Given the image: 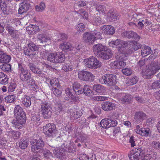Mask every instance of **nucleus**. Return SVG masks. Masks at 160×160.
Here are the masks:
<instances>
[{
    "label": "nucleus",
    "mask_w": 160,
    "mask_h": 160,
    "mask_svg": "<svg viewBox=\"0 0 160 160\" xmlns=\"http://www.w3.org/2000/svg\"><path fill=\"white\" fill-rule=\"evenodd\" d=\"M28 66L29 69L33 72L37 74H39L40 69L39 68H36L35 65L32 63L29 62Z\"/></svg>",
    "instance_id": "obj_37"
},
{
    "label": "nucleus",
    "mask_w": 160,
    "mask_h": 160,
    "mask_svg": "<svg viewBox=\"0 0 160 160\" xmlns=\"http://www.w3.org/2000/svg\"><path fill=\"white\" fill-rule=\"evenodd\" d=\"M5 28L11 37L14 39H17L19 38V36L18 31L14 29L9 24L6 25Z\"/></svg>",
    "instance_id": "obj_12"
},
{
    "label": "nucleus",
    "mask_w": 160,
    "mask_h": 160,
    "mask_svg": "<svg viewBox=\"0 0 160 160\" xmlns=\"http://www.w3.org/2000/svg\"><path fill=\"white\" fill-rule=\"evenodd\" d=\"M100 124L103 128H106L110 127L109 118H105L102 119Z\"/></svg>",
    "instance_id": "obj_39"
},
{
    "label": "nucleus",
    "mask_w": 160,
    "mask_h": 160,
    "mask_svg": "<svg viewBox=\"0 0 160 160\" xmlns=\"http://www.w3.org/2000/svg\"><path fill=\"white\" fill-rule=\"evenodd\" d=\"M107 18L109 19V21H115L118 18V16L113 12L112 10L109 11L107 14Z\"/></svg>",
    "instance_id": "obj_38"
},
{
    "label": "nucleus",
    "mask_w": 160,
    "mask_h": 160,
    "mask_svg": "<svg viewBox=\"0 0 160 160\" xmlns=\"http://www.w3.org/2000/svg\"><path fill=\"white\" fill-rule=\"evenodd\" d=\"M152 144L155 148L160 151V142L153 141L152 142Z\"/></svg>",
    "instance_id": "obj_64"
},
{
    "label": "nucleus",
    "mask_w": 160,
    "mask_h": 160,
    "mask_svg": "<svg viewBox=\"0 0 160 160\" xmlns=\"http://www.w3.org/2000/svg\"><path fill=\"white\" fill-rule=\"evenodd\" d=\"M52 91L53 93L57 96H59L62 93L61 87L58 88L56 87L52 88Z\"/></svg>",
    "instance_id": "obj_51"
},
{
    "label": "nucleus",
    "mask_w": 160,
    "mask_h": 160,
    "mask_svg": "<svg viewBox=\"0 0 160 160\" xmlns=\"http://www.w3.org/2000/svg\"><path fill=\"white\" fill-rule=\"evenodd\" d=\"M83 110L81 108L77 109L76 111L74 112L72 114V116L74 119H78L82 115Z\"/></svg>",
    "instance_id": "obj_44"
},
{
    "label": "nucleus",
    "mask_w": 160,
    "mask_h": 160,
    "mask_svg": "<svg viewBox=\"0 0 160 160\" xmlns=\"http://www.w3.org/2000/svg\"><path fill=\"white\" fill-rule=\"evenodd\" d=\"M105 49L106 48L105 50L98 55L97 57L104 59H108L111 58L112 53L111 51L109 50H106Z\"/></svg>",
    "instance_id": "obj_21"
},
{
    "label": "nucleus",
    "mask_w": 160,
    "mask_h": 160,
    "mask_svg": "<svg viewBox=\"0 0 160 160\" xmlns=\"http://www.w3.org/2000/svg\"><path fill=\"white\" fill-rule=\"evenodd\" d=\"M78 77L81 80L85 81H92L94 78V76L90 72L83 70L79 72Z\"/></svg>",
    "instance_id": "obj_7"
},
{
    "label": "nucleus",
    "mask_w": 160,
    "mask_h": 160,
    "mask_svg": "<svg viewBox=\"0 0 160 160\" xmlns=\"http://www.w3.org/2000/svg\"><path fill=\"white\" fill-rule=\"evenodd\" d=\"M15 118L23 124L26 122V114L19 116L17 117H15Z\"/></svg>",
    "instance_id": "obj_52"
},
{
    "label": "nucleus",
    "mask_w": 160,
    "mask_h": 160,
    "mask_svg": "<svg viewBox=\"0 0 160 160\" xmlns=\"http://www.w3.org/2000/svg\"><path fill=\"white\" fill-rule=\"evenodd\" d=\"M117 76L112 74H106L102 76L99 79V82L111 87L117 83Z\"/></svg>",
    "instance_id": "obj_3"
},
{
    "label": "nucleus",
    "mask_w": 160,
    "mask_h": 160,
    "mask_svg": "<svg viewBox=\"0 0 160 160\" xmlns=\"http://www.w3.org/2000/svg\"><path fill=\"white\" fill-rule=\"evenodd\" d=\"M100 28L103 33L108 35H112L115 32L114 27L111 25H103Z\"/></svg>",
    "instance_id": "obj_14"
},
{
    "label": "nucleus",
    "mask_w": 160,
    "mask_h": 160,
    "mask_svg": "<svg viewBox=\"0 0 160 160\" xmlns=\"http://www.w3.org/2000/svg\"><path fill=\"white\" fill-rule=\"evenodd\" d=\"M123 37H125L128 38H133L137 41L138 40L140 37L135 32L132 31H125L123 32L122 34Z\"/></svg>",
    "instance_id": "obj_18"
},
{
    "label": "nucleus",
    "mask_w": 160,
    "mask_h": 160,
    "mask_svg": "<svg viewBox=\"0 0 160 160\" xmlns=\"http://www.w3.org/2000/svg\"><path fill=\"white\" fill-rule=\"evenodd\" d=\"M41 108L42 115L45 118H48L52 114V108L50 104L47 101H42Z\"/></svg>",
    "instance_id": "obj_6"
},
{
    "label": "nucleus",
    "mask_w": 160,
    "mask_h": 160,
    "mask_svg": "<svg viewBox=\"0 0 160 160\" xmlns=\"http://www.w3.org/2000/svg\"><path fill=\"white\" fill-rule=\"evenodd\" d=\"M21 80L23 81H28L31 78L30 73L27 71L19 75Z\"/></svg>",
    "instance_id": "obj_30"
},
{
    "label": "nucleus",
    "mask_w": 160,
    "mask_h": 160,
    "mask_svg": "<svg viewBox=\"0 0 160 160\" xmlns=\"http://www.w3.org/2000/svg\"><path fill=\"white\" fill-rule=\"evenodd\" d=\"M126 65V62L124 61L118 59L110 63V65L112 68L120 69L124 68Z\"/></svg>",
    "instance_id": "obj_16"
},
{
    "label": "nucleus",
    "mask_w": 160,
    "mask_h": 160,
    "mask_svg": "<svg viewBox=\"0 0 160 160\" xmlns=\"http://www.w3.org/2000/svg\"><path fill=\"white\" fill-rule=\"evenodd\" d=\"M48 61L55 63H63L65 60L64 54L62 52L50 53L47 58Z\"/></svg>",
    "instance_id": "obj_2"
},
{
    "label": "nucleus",
    "mask_w": 160,
    "mask_h": 160,
    "mask_svg": "<svg viewBox=\"0 0 160 160\" xmlns=\"http://www.w3.org/2000/svg\"><path fill=\"white\" fill-rule=\"evenodd\" d=\"M0 69L4 72L11 71V66L8 63H2L0 65Z\"/></svg>",
    "instance_id": "obj_40"
},
{
    "label": "nucleus",
    "mask_w": 160,
    "mask_h": 160,
    "mask_svg": "<svg viewBox=\"0 0 160 160\" xmlns=\"http://www.w3.org/2000/svg\"><path fill=\"white\" fill-rule=\"evenodd\" d=\"M55 128V126L54 124L48 123L43 126V132L47 136L50 137L52 135Z\"/></svg>",
    "instance_id": "obj_9"
},
{
    "label": "nucleus",
    "mask_w": 160,
    "mask_h": 160,
    "mask_svg": "<svg viewBox=\"0 0 160 160\" xmlns=\"http://www.w3.org/2000/svg\"><path fill=\"white\" fill-rule=\"evenodd\" d=\"M106 47L100 43L95 44L93 46V50L94 53L98 56L99 53L105 50Z\"/></svg>",
    "instance_id": "obj_19"
},
{
    "label": "nucleus",
    "mask_w": 160,
    "mask_h": 160,
    "mask_svg": "<svg viewBox=\"0 0 160 160\" xmlns=\"http://www.w3.org/2000/svg\"><path fill=\"white\" fill-rule=\"evenodd\" d=\"M13 113L15 117L25 114L22 108L19 105H16L14 109Z\"/></svg>",
    "instance_id": "obj_27"
},
{
    "label": "nucleus",
    "mask_w": 160,
    "mask_h": 160,
    "mask_svg": "<svg viewBox=\"0 0 160 160\" xmlns=\"http://www.w3.org/2000/svg\"><path fill=\"white\" fill-rule=\"evenodd\" d=\"M122 72L125 75L128 76L132 73V70L129 68H126L122 70Z\"/></svg>",
    "instance_id": "obj_61"
},
{
    "label": "nucleus",
    "mask_w": 160,
    "mask_h": 160,
    "mask_svg": "<svg viewBox=\"0 0 160 160\" xmlns=\"http://www.w3.org/2000/svg\"><path fill=\"white\" fill-rule=\"evenodd\" d=\"M146 115L142 112H138L135 113L134 119L138 122H142L146 118Z\"/></svg>",
    "instance_id": "obj_26"
},
{
    "label": "nucleus",
    "mask_w": 160,
    "mask_h": 160,
    "mask_svg": "<svg viewBox=\"0 0 160 160\" xmlns=\"http://www.w3.org/2000/svg\"><path fill=\"white\" fill-rule=\"evenodd\" d=\"M69 146L67 149L65 150V152L73 153L76 151V148L74 146V143L71 141L69 142Z\"/></svg>",
    "instance_id": "obj_43"
},
{
    "label": "nucleus",
    "mask_w": 160,
    "mask_h": 160,
    "mask_svg": "<svg viewBox=\"0 0 160 160\" xmlns=\"http://www.w3.org/2000/svg\"><path fill=\"white\" fill-rule=\"evenodd\" d=\"M16 87V84L14 83L11 82L9 83L8 88V91L9 92H12L15 90Z\"/></svg>",
    "instance_id": "obj_59"
},
{
    "label": "nucleus",
    "mask_w": 160,
    "mask_h": 160,
    "mask_svg": "<svg viewBox=\"0 0 160 160\" xmlns=\"http://www.w3.org/2000/svg\"><path fill=\"white\" fill-rule=\"evenodd\" d=\"M28 144V140L24 138H22L19 140V145L20 148L22 149L26 148Z\"/></svg>",
    "instance_id": "obj_31"
},
{
    "label": "nucleus",
    "mask_w": 160,
    "mask_h": 160,
    "mask_svg": "<svg viewBox=\"0 0 160 160\" xmlns=\"http://www.w3.org/2000/svg\"><path fill=\"white\" fill-rule=\"evenodd\" d=\"M92 33L93 35L94 38L95 40L98 39H100L102 38V34L97 31H94Z\"/></svg>",
    "instance_id": "obj_58"
},
{
    "label": "nucleus",
    "mask_w": 160,
    "mask_h": 160,
    "mask_svg": "<svg viewBox=\"0 0 160 160\" xmlns=\"http://www.w3.org/2000/svg\"><path fill=\"white\" fill-rule=\"evenodd\" d=\"M55 110L57 112V114L62 113L64 112V109L61 103H58L55 107Z\"/></svg>",
    "instance_id": "obj_50"
},
{
    "label": "nucleus",
    "mask_w": 160,
    "mask_h": 160,
    "mask_svg": "<svg viewBox=\"0 0 160 160\" xmlns=\"http://www.w3.org/2000/svg\"><path fill=\"white\" fill-rule=\"evenodd\" d=\"M36 139H34L31 141L32 150L37 156H39L40 153V142Z\"/></svg>",
    "instance_id": "obj_11"
},
{
    "label": "nucleus",
    "mask_w": 160,
    "mask_h": 160,
    "mask_svg": "<svg viewBox=\"0 0 160 160\" xmlns=\"http://www.w3.org/2000/svg\"><path fill=\"white\" fill-rule=\"evenodd\" d=\"M119 95L121 96V100L123 102H128L131 100L130 95L128 93H120Z\"/></svg>",
    "instance_id": "obj_35"
},
{
    "label": "nucleus",
    "mask_w": 160,
    "mask_h": 160,
    "mask_svg": "<svg viewBox=\"0 0 160 160\" xmlns=\"http://www.w3.org/2000/svg\"><path fill=\"white\" fill-rule=\"evenodd\" d=\"M134 152L133 154L139 157L140 156L142 157L145 152L141 148H135Z\"/></svg>",
    "instance_id": "obj_47"
},
{
    "label": "nucleus",
    "mask_w": 160,
    "mask_h": 160,
    "mask_svg": "<svg viewBox=\"0 0 160 160\" xmlns=\"http://www.w3.org/2000/svg\"><path fill=\"white\" fill-rule=\"evenodd\" d=\"M160 69V62H152L145 71H142V75L144 78H150L151 77L158 72Z\"/></svg>",
    "instance_id": "obj_1"
},
{
    "label": "nucleus",
    "mask_w": 160,
    "mask_h": 160,
    "mask_svg": "<svg viewBox=\"0 0 160 160\" xmlns=\"http://www.w3.org/2000/svg\"><path fill=\"white\" fill-rule=\"evenodd\" d=\"M92 92L90 87L88 86L85 85L84 86L82 90H79L77 92L78 94H80L83 93L86 96H90L92 94Z\"/></svg>",
    "instance_id": "obj_22"
},
{
    "label": "nucleus",
    "mask_w": 160,
    "mask_h": 160,
    "mask_svg": "<svg viewBox=\"0 0 160 160\" xmlns=\"http://www.w3.org/2000/svg\"><path fill=\"white\" fill-rule=\"evenodd\" d=\"M119 52V53L118 55L117 58H118V59L124 62L127 59L128 55L130 54L128 52L126 48L124 47L120 49Z\"/></svg>",
    "instance_id": "obj_13"
},
{
    "label": "nucleus",
    "mask_w": 160,
    "mask_h": 160,
    "mask_svg": "<svg viewBox=\"0 0 160 160\" xmlns=\"http://www.w3.org/2000/svg\"><path fill=\"white\" fill-rule=\"evenodd\" d=\"M93 90L96 92L101 93L105 91V88L100 84H95L93 86Z\"/></svg>",
    "instance_id": "obj_32"
},
{
    "label": "nucleus",
    "mask_w": 160,
    "mask_h": 160,
    "mask_svg": "<svg viewBox=\"0 0 160 160\" xmlns=\"http://www.w3.org/2000/svg\"><path fill=\"white\" fill-rule=\"evenodd\" d=\"M12 124V126L15 128L18 129L22 127V125L23 124L20 122L16 119H14L11 122Z\"/></svg>",
    "instance_id": "obj_45"
},
{
    "label": "nucleus",
    "mask_w": 160,
    "mask_h": 160,
    "mask_svg": "<svg viewBox=\"0 0 160 160\" xmlns=\"http://www.w3.org/2000/svg\"><path fill=\"white\" fill-rule=\"evenodd\" d=\"M59 48L65 51H71L73 49L72 45L68 42H64L60 44Z\"/></svg>",
    "instance_id": "obj_23"
},
{
    "label": "nucleus",
    "mask_w": 160,
    "mask_h": 160,
    "mask_svg": "<svg viewBox=\"0 0 160 160\" xmlns=\"http://www.w3.org/2000/svg\"><path fill=\"white\" fill-rule=\"evenodd\" d=\"M22 103L26 107H29L31 105L30 98L27 96H25L22 99Z\"/></svg>",
    "instance_id": "obj_46"
},
{
    "label": "nucleus",
    "mask_w": 160,
    "mask_h": 160,
    "mask_svg": "<svg viewBox=\"0 0 160 160\" xmlns=\"http://www.w3.org/2000/svg\"><path fill=\"white\" fill-rule=\"evenodd\" d=\"M48 82L50 83V85L52 87V88L60 87L59 81L56 78H54L52 79H48L47 80V82L48 83Z\"/></svg>",
    "instance_id": "obj_34"
},
{
    "label": "nucleus",
    "mask_w": 160,
    "mask_h": 160,
    "mask_svg": "<svg viewBox=\"0 0 160 160\" xmlns=\"http://www.w3.org/2000/svg\"><path fill=\"white\" fill-rule=\"evenodd\" d=\"M90 20L93 24L98 25L101 21V18L96 15H94L93 16L91 17Z\"/></svg>",
    "instance_id": "obj_41"
},
{
    "label": "nucleus",
    "mask_w": 160,
    "mask_h": 160,
    "mask_svg": "<svg viewBox=\"0 0 160 160\" xmlns=\"http://www.w3.org/2000/svg\"><path fill=\"white\" fill-rule=\"evenodd\" d=\"M138 78L137 76H134L130 78L128 81V83L130 85L136 84L138 81Z\"/></svg>",
    "instance_id": "obj_56"
},
{
    "label": "nucleus",
    "mask_w": 160,
    "mask_h": 160,
    "mask_svg": "<svg viewBox=\"0 0 160 160\" xmlns=\"http://www.w3.org/2000/svg\"><path fill=\"white\" fill-rule=\"evenodd\" d=\"M92 100L94 101H101L107 100H108V98L107 97L99 96H92Z\"/></svg>",
    "instance_id": "obj_49"
},
{
    "label": "nucleus",
    "mask_w": 160,
    "mask_h": 160,
    "mask_svg": "<svg viewBox=\"0 0 160 160\" xmlns=\"http://www.w3.org/2000/svg\"><path fill=\"white\" fill-rule=\"evenodd\" d=\"M65 150L61 147L59 149L58 148L54 149L53 150V153L55 158L62 160L65 159L67 157Z\"/></svg>",
    "instance_id": "obj_8"
},
{
    "label": "nucleus",
    "mask_w": 160,
    "mask_h": 160,
    "mask_svg": "<svg viewBox=\"0 0 160 160\" xmlns=\"http://www.w3.org/2000/svg\"><path fill=\"white\" fill-rule=\"evenodd\" d=\"M77 29L78 32H82L85 31V25L83 23H80L77 25Z\"/></svg>",
    "instance_id": "obj_55"
},
{
    "label": "nucleus",
    "mask_w": 160,
    "mask_h": 160,
    "mask_svg": "<svg viewBox=\"0 0 160 160\" xmlns=\"http://www.w3.org/2000/svg\"><path fill=\"white\" fill-rule=\"evenodd\" d=\"M123 43V47L126 48L128 52L130 54L138 50L141 47L139 44L135 41H124Z\"/></svg>",
    "instance_id": "obj_5"
},
{
    "label": "nucleus",
    "mask_w": 160,
    "mask_h": 160,
    "mask_svg": "<svg viewBox=\"0 0 160 160\" xmlns=\"http://www.w3.org/2000/svg\"><path fill=\"white\" fill-rule=\"evenodd\" d=\"M28 47L32 51H36L39 49L38 47H36V45L32 43H31L28 44Z\"/></svg>",
    "instance_id": "obj_60"
},
{
    "label": "nucleus",
    "mask_w": 160,
    "mask_h": 160,
    "mask_svg": "<svg viewBox=\"0 0 160 160\" xmlns=\"http://www.w3.org/2000/svg\"><path fill=\"white\" fill-rule=\"evenodd\" d=\"M156 77L159 80L154 82L151 85L152 89H158L160 88V72L158 74Z\"/></svg>",
    "instance_id": "obj_33"
},
{
    "label": "nucleus",
    "mask_w": 160,
    "mask_h": 160,
    "mask_svg": "<svg viewBox=\"0 0 160 160\" xmlns=\"http://www.w3.org/2000/svg\"><path fill=\"white\" fill-rule=\"evenodd\" d=\"M136 132L142 136L147 137L151 135V131L150 129L147 128H141L139 130H136Z\"/></svg>",
    "instance_id": "obj_24"
},
{
    "label": "nucleus",
    "mask_w": 160,
    "mask_h": 160,
    "mask_svg": "<svg viewBox=\"0 0 160 160\" xmlns=\"http://www.w3.org/2000/svg\"><path fill=\"white\" fill-rule=\"evenodd\" d=\"M84 63L86 67L93 69L101 67L102 64V63L97 58L93 56L85 59L84 61Z\"/></svg>",
    "instance_id": "obj_4"
},
{
    "label": "nucleus",
    "mask_w": 160,
    "mask_h": 160,
    "mask_svg": "<svg viewBox=\"0 0 160 160\" xmlns=\"http://www.w3.org/2000/svg\"><path fill=\"white\" fill-rule=\"evenodd\" d=\"M92 32H86L83 34V40L86 43L91 44L95 41Z\"/></svg>",
    "instance_id": "obj_15"
},
{
    "label": "nucleus",
    "mask_w": 160,
    "mask_h": 160,
    "mask_svg": "<svg viewBox=\"0 0 160 160\" xmlns=\"http://www.w3.org/2000/svg\"><path fill=\"white\" fill-rule=\"evenodd\" d=\"M145 61L144 60H140L137 63V67L139 69L143 70L144 68L146 67L145 64Z\"/></svg>",
    "instance_id": "obj_53"
},
{
    "label": "nucleus",
    "mask_w": 160,
    "mask_h": 160,
    "mask_svg": "<svg viewBox=\"0 0 160 160\" xmlns=\"http://www.w3.org/2000/svg\"><path fill=\"white\" fill-rule=\"evenodd\" d=\"M15 99V96L13 95H8L5 98L6 101L8 103H12L14 102Z\"/></svg>",
    "instance_id": "obj_57"
},
{
    "label": "nucleus",
    "mask_w": 160,
    "mask_h": 160,
    "mask_svg": "<svg viewBox=\"0 0 160 160\" xmlns=\"http://www.w3.org/2000/svg\"><path fill=\"white\" fill-rule=\"evenodd\" d=\"M92 4L95 6L96 10L99 13H105L107 11V5H104L98 3L96 4L94 2H92Z\"/></svg>",
    "instance_id": "obj_25"
},
{
    "label": "nucleus",
    "mask_w": 160,
    "mask_h": 160,
    "mask_svg": "<svg viewBox=\"0 0 160 160\" xmlns=\"http://www.w3.org/2000/svg\"><path fill=\"white\" fill-rule=\"evenodd\" d=\"M124 41H122L120 40L117 39L115 41H112L109 42L110 46L118 48V50L123 47V43Z\"/></svg>",
    "instance_id": "obj_20"
},
{
    "label": "nucleus",
    "mask_w": 160,
    "mask_h": 160,
    "mask_svg": "<svg viewBox=\"0 0 160 160\" xmlns=\"http://www.w3.org/2000/svg\"><path fill=\"white\" fill-rule=\"evenodd\" d=\"M102 109L106 111H110L115 110L116 108V104L109 101L103 102L101 105Z\"/></svg>",
    "instance_id": "obj_10"
},
{
    "label": "nucleus",
    "mask_w": 160,
    "mask_h": 160,
    "mask_svg": "<svg viewBox=\"0 0 160 160\" xmlns=\"http://www.w3.org/2000/svg\"><path fill=\"white\" fill-rule=\"evenodd\" d=\"M21 4V6L23 8V9L26 12L29 10L30 7V4L28 1L23 2Z\"/></svg>",
    "instance_id": "obj_54"
},
{
    "label": "nucleus",
    "mask_w": 160,
    "mask_h": 160,
    "mask_svg": "<svg viewBox=\"0 0 160 160\" xmlns=\"http://www.w3.org/2000/svg\"><path fill=\"white\" fill-rule=\"evenodd\" d=\"M72 87L73 90L74 91L76 94L77 95H79V94H77V92L79 90H82V86L80 83L76 82L73 83Z\"/></svg>",
    "instance_id": "obj_36"
},
{
    "label": "nucleus",
    "mask_w": 160,
    "mask_h": 160,
    "mask_svg": "<svg viewBox=\"0 0 160 160\" xmlns=\"http://www.w3.org/2000/svg\"><path fill=\"white\" fill-rule=\"evenodd\" d=\"M156 152H153L150 154L144 156L143 160H155L156 158Z\"/></svg>",
    "instance_id": "obj_42"
},
{
    "label": "nucleus",
    "mask_w": 160,
    "mask_h": 160,
    "mask_svg": "<svg viewBox=\"0 0 160 160\" xmlns=\"http://www.w3.org/2000/svg\"><path fill=\"white\" fill-rule=\"evenodd\" d=\"M73 69V67L72 65H69L67 63L64 64L62 67V70L65 72L71 71Z\"/></svg>",
    "instance_id": "obj_48"
},
{
    "label": "nucleus",
    "mask_w": 160,
    "mask_h": 160,
    "mask_svg": "<svg viewBox=\"0 0 160 160\" xmlns=\"http://www.w3.org/2000/svg\"><path fill=\"white\" fill-rule=\"evenodd\" d=\"M11 57L8 55L4 51H0V62L2 63H8L11 61Z\"/></svg>",
    "instance_id": "obj_17"
},
{
    "label": "nucleus",
    "mask_w": 160,
    "mask_h": 160,
    "mask_svg": "<svg viewBox=\"0 0 160 160\" xmlns=\"http://www.w3.org/2000/svg\"><path fill=\"white\" fill-rule=\"evenodd\" d=\"M141 55L143 57H145L150 54L152 52L151 48L146 45L141 47Z\"/></svg>",
    "instance_id": "obj_28"
},
{
    "label": "nucleus",
    "mask_w": 160,
    "mask_h": 160,
    "mask_svg": "<svg viewBox=\"0 0 160 160\" xmlns=\"http://www.w3.org/2000/svg\"><path fill=\"white\" fill-rule=\"evenodd\" d=\"M9 78L6 74L0 72V84L6 85L8 83Z\"/></svg>",
    "instance_id": "obj_29"
},
{
    "label": "nucleus",
    "mask_w": 160,
    "mask_h": 160,
    "mask_svg": "<svg viewBox=\"0 0 160 160\" xmlns=\"http://www.w3.org/2000/svg\"><path fill=\"white\" fill-rule=\"evenodd\" d=\"M18 72L19 75L28 71L27 70L25 69L24 68L22 63H18Z\"/></svg>",
    "instance_id": "obj_62"
},
{
    "label": "nucleus",
    "mask_w": 160,
    "mask_h": 160,
    "mask_svg": "<svg viewBox=\"0 0 160 160\" xmlns=\"http://www.w3.org/2000/svg\"><path fill=\"white\" fill-rule=\"evenodd\" d=\"M33 25H30L26 28V30L28 34H35V32L33 31Z\"/></svg>",
    "instance_id": "obj_63"
}]
</instances>
